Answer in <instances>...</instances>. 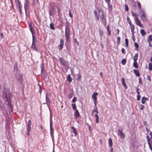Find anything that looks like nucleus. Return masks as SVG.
<instances>
[{"mask_svg":"<svg viewBox=\"0 0 152 152\" xmlns=\"http://www.w3.org/2000/svg\"><path fill=\"white\" fill-rule=\"evenodd\" d=\"M140 33L142 36H144L146 34V32L144 30L141 29L140 30Z\"/></svg>","mask_w":152,"mask_h":152,"instance_id":"5701e85b","label":"nucleus"},{"mask_svg":"<svg viewBox=\"0 0 152 152\" xmlns=\"http://www.w3.org/2000/svg\"><path fill=\"white\" fill-rule=\"evenodd\" d=\"M150 60L152 63V56L150 58Z\"/></svg>","mask_w":152,"mask_h":152,"instance_id":"774afa93","label":"nucleus"},{"mask_svg":"<svg viewBox=\"0 0 152 152\" xmlns=\"http://www.w3.org/2000/svg\"><path fill=\"white\" fill-rule=\"evenodd\" d=\"M149 100L148 99V98L145 97L143 96L142 97L141 100V102L142 104H144L146 101H148Z\"/></svg>","mask_w":152,"mask_h":152,"instance_id":"4468645a","label":"nucleus"},{"mask_svg":"<svg viewBox=\"0 0 152 152\" xmlns=\"http://www.w3.org/2000/svg\"><path fill=\"white\" fill-rule=\"evenodd\" d=\"M151 137V139H152V132L151 131L149 134Z\"/></svg>","mask_w":152,"mask_h":152,"instance_id":"13d9d810","label":"nucleus"},{"mask_svg":"<svg viewBox=\"0 0 152 152\" xmlns=\"http://www.w3.org/2000/svg\"><path fill=\"white\" fill-rule=\"evenodd\" d=\"M72 106L73 110H76V104L75 103H73L72 104Z\"/></svg>","mask_w":152,"mask_h":152,"instance_id":"7c9ffc66","label":"nucleus"},{"mask_svg":"<svg viewBox=\"0 0 152 152\" xmlns=\"http://www.w3.org/2000/svg\"><path fill=\"white\" fill-rule=\"evenodd\" d=\"M27 135H29L30 134V132L31 130V129H27Z\"/></svg>","mask_w":152,"mask_h":152,"instance_id":"49530a36","label":"nucleus"},{"mask_svg":"<svg viewBox=\"0 0 152 152\" xmlns=\"http://www.w3.org/2000/svg\"><path fill=\"white\" fill-rule=\"evenodd\" d=\"M50 28L52 30H54L55 29V28L53 24L52 23H51L50 24Z\"/></svg>","mask_w":152,"mask_h":152,"instance_id":"473e14b6","label":"nucleus"},{"mask_svg":"<svg viewBox=\"0 0 152 152\" xmlns=\"http://www.w3.org/2000/svg\"><path fill=\"white\" fill-rule=\"evenodd\" d=\"M6 131L9 134L10 133V121L8 117H6Z\"/></svg>","mask_w":152,"mask_h":152,"instance_id":"20e7f679","label":"nucleus"},{"mask_svg":"<svg viewBox=\"0 0 152 152\" xmlns=\"http://www.w3.org/2000/svg\"><path fill=\"white\" fill-rule=\"evenodd\" d=\"M39 92L40 94H41L42 92V88L41 87V86H40V85L39 84Z\"/></svg>","mask_w":152,"mask_h":152,"instance_id":"ea45409f","label":"nucleus"},{"mask_svg":"<svg viewBox=\"0 0 152 152\" xmlns=\"http://www.w3.org/2000/svg\"><path fill=\"white\" fill-rule=\"evenodd\" d=\"M137 6H138V7L139 8H141V5L140 3V2H137Z\"/></svg>","mask_w":152,"mask_h":152,"instance_id":"de8ad7c7","label":"nucleus"},{"mask_svg":"<svg viewBox=\"0 0 152 152\" xmlns=\"http://www.w3.org/2000/svg\"><path fill=\"white\" fill-rule=\"evenodd\" d=\"M98 95L97 93H94L92 95V97L94 100V102L95 104V106H96V103L97 100L96 96Z\"/></svg>","mask_w":152,"mask_h":152,"instance_id":"0eeeda50","label":"nucleus"},{"mask_svg":"<svg viewBox=\"0 0 152 152\" xmlns=\"http://www.w3.org/2000/svg\"><path fill=\"white\" fill-rule=\"evenodd\" d=\"M76 101V98L74 97L72 99V102H75Z\"/></svg>","mask_w":152,"mask_h":152,"instance_id":"8fccbe9b","label":"nucleus"},{"mask_svg":"<svg viewBox=\"0 0 152 152\" xmlns=\"http://www.w3.org/2000/svg\"><path fill=\"white\" fill-rule=\"evenodd\" d=\"M105 2L107 4H109V3H110V0H105Z\"/></svg>","mask_w":152,"mask_h":152,"instance_id":"864d4df0","label":"nucleus"},{"mask_svg":"<svg viewBox=\"0 0 152 152\" xmlns=\"http://www.w3.org/2000/svg\"><path fill=\"white\" fill-rule=\"evenodd\" d=\"M121 52L123 54H125V50L124 48H122L121 49Z\"/></svg>","mask_w":152,"mask_h":152,"instance_id":"09e8293b","label":"nucleus"},{"mask_svg":"<svg viewBox=\"0 0 152 152\" xmlns=\"http://www.w3.org/2000/svg\"><path fill=\"white\" fill-rule=\"evenodd\" d=\"M59 60L60 61L62 65L65 67L67 66V62L66 61L65 59L62 58H61L59 59Z\"/></svg>","mask_w":152,"mask_h":152,"instance_id":"1a4fd4ad","label":"nucleus"},{"mask_svg":"<svg viewBox=\"0 0 152 152\" xmlns=\"http://www.w3.org/2000/svg\"><path fill=\"white\" fill-rule=\"evenodd\" d=\"M31 120H29L28 122L27 129H31Z\"/></svg>","mask_w":152,"mask_h":152,"instance_id":"a211bd4d","label":"nucleus"},{"mask_svg":"<svg viewBox=\"0 0 152 152\" xmlns=\"http://www.w3.org/2000/svg\"><path fill=\"white\" fill-rule=\"evenodd\" d=\"M141 96L140 95H137V100L140 101V99Z\"/></svg>","mask_w":152,"mask_h":152,"instance_id":"a18cd8bd","label":"nucleus"},{"mask_svg":"<svg viewBox=\"0 0 152 152\" xmlns=\"http://www.w3.org/2000/svg\"><path fill=\"white\" fill-rule=\"evenodd\" d=\"M146 138L147 139V140L148 141V144H150V142L151 140H150V139L149 136L148 135L147 136Z\"/></svg>","mask_w":152,"mask_h":152,"instance_id":"4c0bfd02","label":"nucleus"},{"mask_svg":"<svg viewBox=\"0 0 152 152\" xmlns=\"http://www.w3.org/2000/svg\"><path fill=\"white\" fill-rule=\"evenodd\" d=\"M65 36L67 41L70 40V29L69 27L67 26H66L65 28Z\"/></svg>","mask_w":152,"mask_h":152,"instance_id":"7ed1b4c3","label":"nucleus"},{"mask_svg":"<svg viewBox=\"0 0 152 152\" xmlns=\"http://www.w3.org/2000/svg\"><path fill=\"white\" fill-rule=\"evenodd\" d=\"M148 42L149 43V46L151 47H152V44L151 43V42L149 40H147Z\"/></svg>","mask_w":152,"mask_h":152,"instance_id":"c03bdc74","label":"nucleus"},{"mask_svg":"<svg viewBox=\"0 0 152 152\" xmlns=\"http://www.w3.org/2000/svg\"><path fill=\"white\" fill-rule=\"evenodd\" d=\"M120 40H121V38L120 37H117V44L118 45H119L120 44Z\"/></svg>","mask_w":152,"mask_h":152,"instance_id":"f704fd0d","label":"nucleus"},{"mask_svg":"<svg viewBox=\"0 0 152 152\" xmlns=\"http://www.w3.org/2000/svg\"><path fill=\"white\" fill-rule=\"evenodd\" d=\"M29 5V3L28 0H26L24 3V8L25 10L26 11V9H28Z\"/></svg>","mask_w":152,"mask_h":152,"instance_id":"2eb2a0df","label":"nucleus"},{"mask_svg":"<svg viewBox=\"0 0 152 152\" xmlns=\"http://www.w3.org/2000/svg\"><path fill=\"white\" fill-rule=\"evenodd\" d=\"M123 129L122 128L118 130V132L120 134V138H124L125 137V134L123 133Z\"/></svg>","mask_w":152,"mask_h":152,"instance_id":"9d476101","label":"nucleus"},{"mask_svg":"<svg viewBox=\"0 0 152 152\" xmlns=\"http://www.w3.org/2000/svg\"><path fill=\"white\" fill-rule=\"evenodd\" d=\"M149 69L151 71L152 70V63H151L149 64Z\"/></svg>","mask_w":152,"mask_h":152,"instance_id":"58836bf2","label":"nucleus"},{"mask_svg":"<svg viewBox=\"0 0 152 152\" xmlns=\"http://www.w3.org/2000/svg\"><path fill=\"white\" fill-rule=\"evenodd\" d=\"M31 48L34 50L37 51L38 49V45L36 37L33 35L32 43Z\"/></svg>","mask_w":152,"mask_h":152,"instance_id":"f03ea898","label":"nucleus"},{"mask_svg":"<svg viewBox=\"0 0 152 152\" xmlns=\"http://www.w3.org/2000/svg\"><path fill=\"white\" fill-rule=\"evenodd\" d=\"M109 145L110 147H111L113 145V142L112 139L110 138L108 140Z\"/></svg>","mask_w":152,"mask_h":152,"instance_id":"b1692460","label":"nucleus"},{"mask_svg":"<svg viewBox=\"0 0 152 152\" xmlns=\"http://www.w3.org/2000/svg\"><path fill=\"white\" fill-rule=\"evenodd\" d=\"M127 19L128 22L129 23V24H131V23H132L129 17H127Z\"/></svg>","mask_w":152,"mask_h":152,"instance_id":"a19ab883","label":"nucleus"},{"mask_svg":"<svg viewBox=\"0 0 152 152\" xmlns=\"http://www.w3.org/2000/svg\"><path fill=\"white\" fill-rule=\"evenodd\" d=\"M69 16L70 17H71L72 18V16L71 13L70 11L69 12Z\"/></svg>","mask_w":152,"mask_h":152,"instance_id":"e2e57ef3","label":"nucleus"},{"mask_svg":"<svg viewBox=\"0 0 152 152\" xmlns=\"http://www.w3.org/2000/svg\"><path fill=\"white\" fill-rule=\"evenodd\" d=\"M134 45L135 47L136 48V49L135 50H137L138 49V48H139V45H138V43L137 42H135L134 43Z\"/></svg>","mask_w":152,"mask_h":152,"instance_id":"e433bc0d","label":"nucleus"},{"mask_svg":"<svg viewBox=\"0 0 152 152\" xmlns=\"http://www.w3.org/2000/svg\"><path fill=\"white\" fill-rule=\"evenodd\" d=\"M138 54L137 53H136L134 55V56L133 57V60L134 61H137L138 59Z\"/></svg>","mask_w":152,"mask_h":152,"instance_id":"4be33fe9","label":"nucleus"},{"mask_svg":"<svg viewBox=\"0 0 152 152\" xmlns=\"http://www.w3.org/2000/svg\"><path fill=\"white\" fill-rule=\"evenodd\" d=\"M125 45L127 47H128V39L127 38H126L125 39Z\"/></svg>","mask_w":152,"mask_h":152,"instance_id":"c85d7f7f","label":"nucleus"},{"mask_svg":"<svg viewBox=\"0 0 152 152\" xmlns=\"http://www.w3.org/2000/svg\"><path fill=\"white\" fill-rule=\"evenodd\" d=\"M17 80L19 83L23 84V76L22 75H18L17 77Z\"/></svg>","mask_w":152,"mask_h":152,"instance_id":"6e6552de","label":"nucleus"},{"mask_svg":"<svg viewBox=\"0 0 152 152\" xmlns=\"http://www.w3.org/2000/svg\"><path fill=\"white\" fill-rule=\"evenodd\" d=\"M141 109L142 110H143L144 108L145 107L144 106H143L142 105H141Z\"/></svg>","mask_w":152,"mask_h":152,"instance_id":"bf43d9fd","label":"nucleus"},{"mask_svg":"<svg viewBox=\"0 0 152 152\" xmlns=\"http://www.w3.org/2000/svg\"><path fill=\"white\" fill-rule=\"evenodd\" d=\"M139 82L141 84H142V80H141V78H139Z\"/></svg>","mask_w":152,"mask_h":152,"instance_id":"052dcab7","label":"nucleus"},{"mask_svg":"<svg viewBox=\"0 0 152 152\" xmlns=\"http://www.w3.org/2000/svg\"><path fill=\"white\" fill-rule=\"evenodd\" d=\"M80 115L79 113L77 110L76 109L74 113V116L75 118H77Z\"/></svg>","mask_w":152,"mask_h":152,"instance_id":"dca6fc26","label":"nucleus"},{"mask_svg":"<svg viewBox=\"0 0 152 152\" xmlns=\"http://www.w3.org/2000/svg\"><path fill=\"white\" fill-rule=\"evenodd\" d=\"M15 2L17 6L18 7L20 12L22 14V12L21 10L22 6L20 1L19 0H15Z\"/></svg>","mask_w":152,"mask_h":152,"instance_id":"423d86ee","label":"nucleus"},{"mask_svg":"<svg viewBox=\"0 0 152 152\" xmlns=\"http://www.w3.org/2000/svg\"><path fill=\"white\" fill-rule=\"evenodd\" d=\"M41 75L42 77V78H45V76L44 75H43V72H42H42L41 73Z\"/></svg>","mask_w":152,"mask_h":152,"instance_id":"3c124183","label":"nucleus"},{"mask_svg":"<svg viewBox=\"0 0 152 152\" xmlns=\"http://www.w3.org/2000/svg\"><path fill=\"white\" fill-rule=\"evenodd\" d=\"M94 13L95 16H98L97 12L96 11L94 10Z\"/></svg>","mask_w":152,"mask_h":152,"instance_id":"6e6d98bb","label":"nucleus"},{"mask_svg":"<svg viewBox=\"0 0 152 152\" xmlns=\"http://www.w3.org/2000/svg\"><path fill=\"white\" fill-rule=\"evenodd\" d=\"M39 126L40 127V128L42 129H43V126L42 125H39Z\"/></svg>","mask_w":152,"mask_h":152,"instance_id":"0e129e2a","label":"nucleus"},{"mask_svg":"<svg viewBox=\"0 0 152 152\" xmlns=\"http://www.w3.org/2000/svg\"><path fill=\"white\" fill-rule=\"evenodd\" d=\"M147 40L152 42V35H150L147 39Z\"/></svg>","mask_w":152,"mask_h":152,"instance_id":"72a5a7b5","label":"nucleus"},{"mask_svg":"<svg viewBox=\"0 0 152 152\" xmlns=\"http://www.w3.org/2000/svg\"><path fill=\"white\" fill-rule=\"evenodd\" d=\"M148 145H149V146L150 149L151 150V151H152V146L151 145V143L148 144Z\"/></svg>","mask_w":152,"mask_h":152,"instance_id":"5fc2aeb1","label":"nucleus"},{"mask_svg":"<svg viewBox=\"0 0 152 152\" xmlns=\"http://www.w3.org/2000/svg\"><path fill=\"white\" fill-rule=\"evenodd\" d=\"M94 110H92V112H91V115L92 116H93L94 115Z\"/></svg>","mask_w":152,"mask_h":152,"instance_id":"680f3d73","label":"nucleus"},{"mask_svg":"<svg viewBox=\"0 0 152 152\" xmlns=\"http://www.w3.org/2000/svg\"><path fill=\"white\" fill-rule=\"evenodd\" d=\"M133 66L135 68H137L138 67V65L137 61H134L133 63Z\"/></svg>","mask_w":152,"mask_h":152,"instance_id":"cd10ccee","label":"nucleus"},{"mask_svg":"<svg viewBox=\"0 0 152 152\" xmlns=\"http://www.w3.org/2000/svg\"><path fill=\"white\" fill-rule=\"evenodd\" d=\"M95 117L96 118V122L97 123H98L99 121V117L98 114H95Z\"/></svg>","mask_w":152,"mask_h":152,"instance_id":"393cba45","label":"nucleus"},{"mask_svg":"<svg viewBox=\"0 0 152 152\" xmlns=\"http://www.w3.org/2000/svg\"><path fill=\"white\" fill-rule=\"evenodd\" d=\"M108 6L110 10H112V5H111L110 4V3L108 4Z\"/></svg>","mask_w":152,"mask_h":152,"instance_id":"37998d69","label":"nucleus"},{"mask_svg":"<svg viewBox=\"0 0 152 152\" xmlns=\"http://www.w3.org/2000/svg\"><path fill=\"white\" fill-rule=\"evenodd\" d=\"M132 15L134 17V20L136 25L141 28H143V26L141 23V21L138 19L139 15L136 13H134L133 12H131Z\"/></svg>","mask_w":152,"mask_h":152,"instance_id":"f257e3e1","label":"nucleus"},{"mask_svg":"<svg viewBox=\"0 0 152 152\" xmlns=\"http://www.w3.org/2000/svg\"><path fill=\"white\" fill-rule=\"evenodd\" d=\"M117 34L118 35L119 32V30L118 29H117Z\"/></svg>","mask_w":152,"mask_h":152,"instance_id":"338daca9","label":"nucleus"},{"mask_svg":"<svg viewBox=\"0 0 152 152\" xmlns=\"http://www.w3.org/2000/svg\"><path fill=\"white\" fill-rule=\"evenodd\" d=\"M126 11H128L129 10V7L126 4L125 6Z\"/></svg>","mask_w":152,"mask_h":152,"instance_id":"79ce46f5","label":"nucleus"},{"mask_svg":"<svg viewBox=\"0 0 152 152\" xmlns=\"http://www.w3.org/2000/svg\"><path fill=\"white\" fill-rule=\"evenodd\" d=\"M5 100H6V101L8 103V105H10V94L9 93H6L5 94Z\"/></svg>","mask_w":152,"mask_h":152,"instance_id":"f8f14e48","label":"nucleus"},{"mask_svg":"<svg viewBox=\"0 0 152 152\" xmlns=\"http://www.w3.org/2000/svg\"><path fill=\"white\" fill-rule=\"evenodd\" d=\"M121 82L122 84L124 86L125 89H126L128 88V87L125 83V80L123 78H122L121 79Z\"/></svg>","mask_w":152,"mask_h":152,"instance_id":"f3484780","label":"nucleus"},{"mask_svg":"<svg viewBox=\"0 0 152 152\" xmlns=\"http://www.w3.org/2000/svg\"><path fill=\"white\" fill-rule=\"evenodd\" d=\"M133 71L137 77H138L140 76V72L138 70L134 69L133 70Z\"/></svg>","mask_w":152,"mask_h":152,"instance_id":"aec40b11","label":"nucleus"},{"mask_svg":"<svg viewBox=\"0 0 152 152\" xmlns=\"http://www.w3.org/2000/svg\"><path fill=\"white\" fill-rule=\"evenodd\" d=\"M50 133H52L53 132V129L52 126V122L51 120H50Z\"/></svg>","mask_w":152,"mask_h":152,"instance_id":"c9c22d12","label":"nucleus"},{"mask_svg":"<svg viewBox=\"0 0 152 152\" xmlns=\"http://www.w3.org/2000/svg\"><path fill=\"white\" fill-rule=\"evenodd\" d=\"M67 79L68 81L69 82H71L72 81V78L71 77V76L70 75H68L67 76Z\"/></svg>","mask_w":152,"mask_h":152,"instance_id":"c756f323","label":"nucleus"},{"mask_svg":"<svg viewBox=\"0 0 152 152\" xmlns=\"http://www.w3.org/2000/svg\"><path fill=\"white\" fill-rule=\"evenodd\" d=\"M29 29H30V31H31V33L32 34H33V28L31 24H30L29 25Z\"/></svg>","mask_w":152,"mask_h":152,"instance_id":"bb28decb","label":"nucleus"},{"mask_svg":"<svg viewBox=\"0 0 152 152\" xmlns=\"http://www.w3.org/2000/svg\"><path fill=\"white\" fill-rule=\"evenodd\" d=\"M139 89L138 88H137V93L138 94V95H140V93L139 91Z\"/></svg>","mask_w":152,"mask_h":152,"instance_id":"4d7b16f0","label":"nucleus"},{"mask_svg":"<svg viewBox=\"0 0 152 152\" xmlns=\"http://www.w3.org/2000/svg\"><path fill=\"white\" fill-rule=\"evenodd\" d=\"M71 128L72 129V132L74 134L75 136H76L77 135V132L75 128L73 126L71 127Z\"/></svg>","mask_w":152,"mask_h":152,"instance_id":"412c9836","label":"nucleus"},{"mask_svg":"<svg viewBox=\"0 0 152 152\" xmlns=\"http://www.w3.org/2000/svg\"><path fill=\"white\" fill-rule=\"evenodd\" d=\"M140 18L143 22L146 21L147 20V18L146 15L144 11H142L140 13Z\"/></svg>","mask_w":152,"mask_h":152,"instance_id":"39448f33","label":"nucleus"},{"mask_svg":"<svg viewBox=\"0 0 152 152\" xmlns=\"http://www.w3.org/2000/svg\"><path fill=\"white\" fill-rule=\"evenodd\" d=\"M64 41L63 39H61L60 40V44L59 45V47L60 50H62L63 48L64 45Z\"/></svg>","mask_w":152,"mask_h":152,"instance_id":"ddd939ff","label":"nucleus"},{"mask_svg":"<svg viewBox=\"0 0 152 152\" xmlns=\"http://www.w3.org/2000/svg\"><path fill=\"white\" fill-rule=\"evenodd\" d=\"M96 17V18L97 20V21H99V17L98 15V16H97Z\"/></svg>","mask_w":152,"mask_h":152,"instance_id":"69168bd1","label":"nucleus"},{"mask_svg":"<svg viewBox=\"0 0 152 152\" xmlns=\"http://www.w3.org/2000/svg\"><path fill=\"white\" fill-rule=\"evenodd\" d=\"M102 16L101 17V18H100V20L102 22V23H104V25L105 26L106 23V17L104 15L103 13H102Z\"/></svg>","mask_w":152,"mask_h":152,"instance_id":"9b49d317","label":"nucleus"},{"mask_svg":"<svg viewBox=\"0 0 152 152\" xmlns=\"http://www.w3.org/2000/svg\"><path fill=\"white\" fill-rule=\"evenodd\" d=\"M107 29L108 33V34L109 36H110L111 34V31L110 30V26L108 25L107 26Z\"/></svg>","mask_w":152,"mask_h":152,"instance_id":"a878e982","label":"nucleus"},{"mask_svg":"<svg viewBox=\"0 0 152 152\" xmlns=\"http://www.w3.org/2000/svg\"><path fill=\"white\" fill-rule=\"evenodd\" d=\"M126 60L125 59H123L122 60L121 63L122 65H125L126 63Z\"/></svg>","mask_w":152,"mask_h":152,"instance_id":"2f4dec72","label":"nucleus"},{"mask_svg":"<svg viewBox=\"0 0 152 152\" xmlns=\"http://www.w3.org/2000/svg\"><path fill=\"white\" fill-rule=\"evenodd\" d=\"M94 112H95L96 113V114H98V113H99V112L98 111V110L97 108H96L95 109H94Z\"/></svg>","mask_w":152,"mask_h":152,"instance_id":"603ef678","label":"nucleus"},{"mask_svg":"<svg viewBox=\"0 0 152 152\" xmlns=\"http://www.w3.org/2000/svg\"><path fill=\"white\" fill-rule=\"evenodd\" d=\"M129 25L130 26L132 32V34H133L135 29V26L133 24H132V23H131V24H129Z\"/></svg>","mask_w":152,"mask_h":152,"instance_id":"6ab92c4d","label":"nucleus"}]
</instances>
